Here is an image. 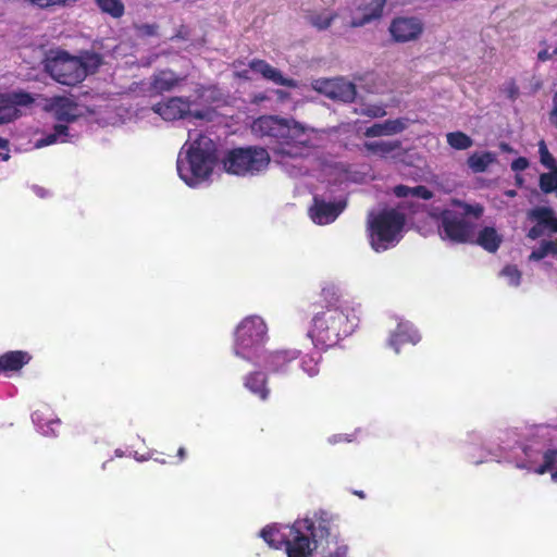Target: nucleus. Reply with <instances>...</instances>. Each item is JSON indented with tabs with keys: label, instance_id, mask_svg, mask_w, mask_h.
Instances as JSON below:
<instances>
[{
	"label": "nucleus",
	"instance_id": "1",
	"mask_svg": "<svg viewBox=\"0 0 557 557\" xmlns=\"http://www.w3.org/2000/svg\"><path fill=\"white\" fill-rule=\"evenodd\" d=\"M250 131L257 138H267L276 144L273 152L276 161L287 166L289 161L310 154L319 145L318 131L293 120L276 115H262L250 124Z\"/></svg>",
	"mask_w": 557,
	"mask_h": 557
},
{
	"label": "nucleus",
	"instance_id": "2",
	"mask_svg": "<svg viewBox=\"0 0 557 557\" xmlns=\"http://www.w3.org/2000/svg\"><path fill=\"white\" fill-rule=\"evenodd\" d=\"M329 535L330 522L322 517L297 520L292 525L271 524L260 532L269 546L284 547L287 557H308L312 552L311 541L317 548L319 541Z\"/></svg>",
	"mask_w": 557,
	"mask_h": 557
},
{
	"label": "nucleus",
	"instance_id": "3",
	"mask_svg": "<svg viewBox=\"0 0 557 557\" xmlns=\"http://www.w3.org/2000/svg\"><path fill=\"white\" fill-rule=\"evenodd\" d=\"M216 164L215 143L207 135L189 132L181 148L176 169L178 176L188 186L196 187L209 180Z\"/></svg>",
	"mask_w": 557,
	"mask_h": 557
},
{
	"label": "nucleus",
	"instance_id": "4",
	"mask_svg": "<svg viewBox=\"0 0 557 557\" xmlns=\"http://www.w3.org/2000/svg\"><path fill=\"white\" fill-rule=\"evenodd\" d=\"M358 323L357 309L343 302L337 307H331L317 313L308 330V337L315 347H333L351 335Z\"/></svg>",
	"mask_w": 557,
	"mask_h": 557
},
{
	"label": "nucleus",
	"instance_id": "5",
	"mask_svg": "<svg viewBox=\"0 0 557 557\" xmlns=\"http://www.w3.org/2000/svg\"><path fill=\"white\" fill-rule=\"evenodd\" d=\"M480 205L455 201L440 215L438 234L442 239L457 244L473 242L475 221L482 215Z\"/></svg>",
	"mask_w": 557,
	"mask_h": 557
},
{
	"label": "nucleus",
	"instance_id": "6",
	"mask_svg": "<svg viewBox=\"0 0 557 557\" xmlns=\"http://www.w3.org/2000/svg\"><path fill=\"white\" fill-rule=\"evenodd\" d=\"M268 338L264 319L257 314L247 315L235 327L233 351L238 358L261 366Z\"/></svg>",
	"mask_w": 557,
	"mask_h": 557
},
{
	"label": "nucleus",
	"instance_id": "7",
	"mask_svg": "<svg viewBox=\"0 0 557 557\" xmlns=\"http://www.w3.org/2000/svg\"><path fill=\"white\" fill-rule=\"evenodd\" d=\"M405 222V215L396 209L371 213L368 219L371 247L380 252L396 246L403 238Z\"/></svg>",
	"mask_w": 557,
	"mask_h": 557
},
{
	"label": "nucleus",
	"instance_id": "8",
	"mask_svg": "<svg viewBox=\"0 0 557 557\" xmlns=\"http://www.w3.org/2000/svg\"><path fill=\"white\" fill-rule=\"evenodd\" d=\"M101 64L97 54H85L83 58L71 57L59 52L47 63V70L58 83L74 86L81 83L89 73L95 72Z\"/></svg>",
	"mask_w": 557,
	"mask_h": 557
},
{
	"label": "nucleus",
	"instance_id": "9",
	"mask_svg": "<svg viewBox=\"0 0 557 557\" xmlns=\"http://www.w3.org/2000/svg\"><path fill=\"white\" fill-rule=\"evenodd\" d=\"M271 163L269 151L260 146H247L225 152L222 165L225 172L237 176H257L264 173Z\"/></svg>",
	"mask_w": 557,
	"mask_h": 557
},
{
	"label": "nucleus",
	"instance_id": "10",
	"mask_svg": "<svg viewBox=\"0 0 557 557\" xmlns=\"http://www.w3.org/2000/svg\"><path fill=\"white\" fill-rule=\"evenodd\" d=\"M152 110L164 121H175L185 117L205 120L208 117L207 111L194 110L191 102L183 97H172L157 103Z\"/></svg>",
	"mask_w": 557,
	"mask_h": 557
},
{
	"label": "nucleus",
	"instance_id": "11",
	"mask_svg": "<svg viewBox=\"0 0 557 557\" xmlns=\"http://www.w3.org/2000/svg\"><path fill=\"white\" fill-rule=\"evenodd\" d=\"M424 30V24L417 16H396L388 26L394 42L406 44L418 40Z\"/></svg>",
	"mask_w": 557,
	"mask_h": 557
},
{
	"label": "nucleus",
	"instance_id": "12",
	"mask_svg": "<svg viewBox=\"0 0 557 557\" xmlns=\"http://www.w3.org/2000/svg\"><path fill=\"white\" fill-rule=\"evenodd\" d=\"M387 0H356L348 26L361 27L383 16Z\"/></svg>",
	"mask_w": 557,
	"mask_h": 557
},
{
	"label": "nucleus",
	"instance_id": "13",
	"mask_svg": "<svg viewBox=\"0 0 557 557\" xmlns=\"http://www.w3.org/2000/svg\"><path fill=\"white\" fill-rule=\"evenodd\" d=\"M524 462L519 463L518 467L536 474H544L550 471L553 466L557 463L556 449H540L530 446L524 448Z\"/></svg>",
	"mask_w": 557,
	"mask_h": 557
},
{
	"label": "nucleus",
	"instance_id": "14",
	"mask_svg": "<svg viewBox=\"0 0 557 557\" xmlns=\"http://www.w3.org/2000/svg\"><path fill=\"white\" fill-rule=\"evenodd\" d=\"M312 89L330 99L351 101L355 98V86L344 78H320L312 82Z\"/></svg>",
	"mask_w": 557,
	"mask_h": 557
},
{
	"label": "nucleus",
	"instance_id": "15",
	"mask_svg": "<svg viewBox=\"0 0 557 557\" xmlns=\"http://www.w3.org/2000/svg\"><path fill=\"white\" fill-rule=\"evenodd\" d=\"M33 102L34 98L25 92L0 94V124L16 120L22 115V109Z\"/></svg>",
	"mask_w": 557,
	"mask_h": 557
},
{
	"label": "nucleus",
	"instance_id": "16",
	"mask_svg": "<svg viewBox=\"0 0 557 557\" xmlns=\"http://www.w3.org/2000/svg\"><path fill=\"white\" fill-rule=\"evenodd\" d=\"M45 109L55 119L72 122L83 115L84 109L70 97H52L46 100Z\"/></svg>",
	"mask_w": 557,
	"mask_h": 557
},
{
	"label": "nucleus",
	"instance_id": "17",
	"mask_svg": "<svg viewBox=\"0 0 557 557\" xmlns=\"http://www.w3.org/2000/svg\"><path fill=\"white\" fill-rule=\"evenodd\" d=\"M69 140V128L63 124L55 125L53 132L48 135H45L39 131V128H34L30 131L29 147H25L24 150L41 149L47 146Z\"/></svg>",
	"mask_w": 557,
	"mask_h": 557
},
{
	"label": "nucleus",
	"instance_id": "18",
	"mask_svg": "<svg viewBox=\"0 0 557 557\" xmlns=\"http://www.w3.org/2000/svg\"><path fill=\"white\" fill-rule=\"evenodd\" d=\"M528 216L530 220L536 222L528 233L529 238L536 239L543 234L544 228L557 232V218L554 215V211L552 209L539 207L529 211Z\"/></svg>",
	"mask_w": 557,
	"mask_h": 557
},
{
	"label": "nucleus",
	"instance_id": "19",
	"mask_svg": "<svg viewBox=\"0 0 557 557\" xmlns=\"http://www.w3.org/2000/svg\"><path fill=\"white\" fill-rule=\"evenodd\" d=\"M364 150L372 156L387 159L398 158L403 152L401 143L399 140H385L380 138H366L363 141Z\"/></svg>",
	"mask_w": 557,
	"mask_h": 557
},
{
	"label": "nucleus",
	"instance_id": "20",
	"mask_svg": "<svg viewBox=\"0 0 557 557\" xmlns=\"http://www.w3.org/2000/svg\"><path fill=\"white\" fill-rule=\"evenodd\" d=\"M421 336L419 332L408 321H399L396 329L391 333L388 338V346L394 349L396 354L406 344L416 345L420 342Z\"/></svg>",
	"mask_w": 557,
	"mask_h": 557
},
{
	"label": "nucleus",
	"instance_id": "21",
	"mask_svg": "<svg viewBox=\"0 0 557 557\" xmlns=\"http://www.w3.org/2000/svg\"><path fill=\"white\" fill-rule=\"evenodd\" d=\"M345 203L338 201L325 202L318 198L314 199L313 206L310 208V218L320 225H325L335 221L339 213L344 210Z\"/></svg>",
	"mask_w": 557,
	"mask_h": 557
},
{
	"label": "nucleus",
	"instance_id": "22",
	"mask_svg": "<svg viewBox=\"0 0 557 557\" xmlns=\"http://www.w3.org/2000/svg\"><path fill=\"white\" fill-rule=\"evenodd\" d=\"M408 126L409 120L405 117L387 120L367 127L363 136L364 138H381L385 136H393L404 132Z\"/></svg>",
	"mask_w": 557,
	"mask_h": 557
},
{
	"label": "nucleus",
	"instance_id": "23",
	"mask_svg": "<svg viewBox=\"0 0 557 557\" xmlns=\"http://www.w3.org/2000/svg\"><path fill=\"white\" fill-rule=\"evenodd\" d=\"M249 70L259 73L265 79L273 82L276 85L298 87L297 82L285 78L282 73L262 60H253L249 64Z\"/></svg>",
	"mask_w": 557,
	"mask_h": 557
},
{
	"label": "nucleus",
	"instance_id": "24",
	"mask_svg": "<svg viewBox=\"0 0 557 557\" xmlns=\"http://www.w3.org/2000/svg\"><path fill=\"white\" fill-rule=\"evenodd\" d=\"M488 252H495L503 243V235L493 226H484L476 234L473 242Z\"/></svg>",
	"mask_w": 557,
	"mask_h": 557
},
{
	"label": "nucleus",
	"instance_id": "25",
	"mask_svg": "<svg viewBox=\"0 0 557 557\" xmlns=\"http://www.w3.org/2000/svg\"><path fill=\"white\" fill-rule=\"evenodd\" d=\"M33 421L44 435H54L60 426V420L53 418L48 408L36 410L33 413Z\"/></svg>",
	"mask_w": 557,
	"mask_h": 557
},
{
	"label": "nucleus",
	"instance_id": "26",
	"mask_svg": "<svg viewBox=\"0 0 557 557\" xmlns=\"http://www.w3.org/2000/svg\"><path fill=\"white\" fill-rule=\"evenodd\" d=\"M28 352L22 350L9 351L0 356V371H18L30 361Z\"/></svg>",
	"mask_w": 557,
	"mask_h": 557
},
{
	"label": "nucleus",
	"instance_id": "27",
	"mask_svg": "<svg viewBox=\"0 0 557 557\" xmlns=\"http://www.w3.org/2000/svg\"><path fill=\"white\" fill-rule=\"evenodd\" d=\"M497 157L494 152L484 151V152H474L472 153L468 160V166L474 173H482L488 169L493 163H495Z\"/></svg>",
	"mask_w": 557,
	"mask_h": 557
},
{
	"label": "nucleus",
	"instance_id": "28",
	"mask_svg": "<svg viewBox=\"0 0 557 557\" xmlns=\"http://www.w3.org/2000/svg\"><path fill=\"white\" fill-rule=\"evenodd\" d=\"M180 82V78L171 71H162L154 75L152 79V89L157 92H163L172 89Z\"/></svg>",
	"mask_w": 557,
	"mask_h": 557
},
{
	"label": "nucleus",
	"instance_id": "29",
	"mask_svg": "<svg viewBox=\"0 0 557 557\" xmlns=\"http://www.w3.org/2000/svg\"><path fill=\"white\" fill-rule=\"evenodd\" d=\"M296 350H280L271 354L268 357L267 366L271 368L273 371H284L285 366L288 361H292L297 358Z\"/></svg>",
	"mask_w": 557,
	"mask_h": 557
},
{
	"label": "nucleus",
	"instance_id": "30",
	"mask_svg": "<svg viewBox=\"0 0 557 557\" xmlns=\"http://www.w3.org/2000/svg\"><path fill=\"white\" fill-rule=\"evenodd\" d=\"M326 540L327 546L326 549L321 553V557H351L349 553V546L344 542H338L335 537H332L331 534ZM323 541L320 540L319 543Z\"/></svg>",
	"mask_w": 557,
	"mask_h": 557
},
{
	"label": "nucleus",
	"instance_id": "31",
	"mask_svg": "<svg viewBox=\"0 0 557 557\" xmlns=\"http://www.w3.org/2000/svg\"><path fill=\"white\" fill-rule=\"evenodd\" d=\"M245 386L260 399H267L269 389L265 386V377L262 373H253L246 379Z\"/></svg>",
	"mask_w": 557,
	"mask_h": 557
},
{
	"label": "nucleus",
	"instance_id": "32",
	"mask_svg": "<svg viewBox=\"0 0 557 557\" xmlns=\"http://www.w3.org/2000/svg\"><path fill=\"white\" fill-rule=\"evenodd\" d=\"M394 191L397 197L404 198L430 199L432 197V193L424 186L408 187L399 185L395 187Z\"/></svg>",
	"mask_w": 557,
	"mask_h": 557
},
{
	"label": "nucleus",
	"instance_id": "33",
	"mask_svg": "<svg viewBox=\"0 0 557 557\" xmlns=\"http://www.w3.org/2000/svg\"><path fill=\"white\" fill-rule=\"evenodd\" d=\"M549 256H552V257L557 256V239L541 242L539 247L533 249V251L529 256V259L531 261H540Z\"/></svg>",
	"mask_w": 557,
	"mask_h": 557
},
{
	"label": "nucleus",
	"instance_id": "34",
	"mask_svg": "<svg viewBox=\"0 0 557 557\" xmlns=\"http://www.w3.org/2000/svg\"><path fill=\"white\" fill-rule=\"evenodd\" d=\"M448 145L456 150H466L473 145V140L462 132H451L446 135Z\"/></svg>",
	"mask_w": 557,
	"mask_h": 557
},
{
	"label": "nucleus",
	"instance_id": "35",
	"mask_svg": "<svg viewBox=\"0 0 557 557\" xmlns=\"http://www.w3.org/2000/svg\"><path fill=\"white\" fill-rule=\"evenodd\" d=\"M557 58V38H550L541 44L537 59L542 62L552 61Z\"/></svg>",
	"mask_w": 557,
	"mask_h": 557
},
{
	"label": "nucleus",
	"instance_id": "36",
	"mask_svg": "<svg viewBox=\"0 0 557 557\" xmlns=\"http://www.w3.org/2000/svg\"><path fill=\"white\" fill-rule=\"evenodd\" d=\"M99 9L112 17H120L124 13V5L121 0H96Z\"/></svg>",
	"mask_w": 557,
	"mask_h": 557
},
{
	"label": "nucleus",
	"instance_id": "37",
	"mask_svg": "<svg viewBox=\"0 0 557 557\" xmlns=\"http://www.w3.org/2000/svg\"><path fill=\"white\" fill-rule=\"evenodd\" d=\"M506 284L511 287H518L521 283V272L516 265H506L499 273Z\"/></svg>",
	"mask_w": 557,
	"mask_h": 557
},
{
	"label": "nucleus",
	"instance_id": "38",
	"mask_svg": "<svg viewBox=\"0 0 557 557\" xmlns=\"http://www.w3.org/2000/svg\"><path fill=\"white\" fill-rule=\"evenodd\" d=\"M335 16V13L325 10L323 12L312 14L310 16V23L319 29H325L331 25Z\"/></svg>",
	"mask_w": 557,
	"mask_h": 557
},
{
	"label": "nucleus",
	"instance_id": "39",
	"mask_svg": "<svg viewBox=\"0 0 557 557\" xmlns=\"http://www.w3.org/2000/svg\"><path fill=\"white\" fill-rule=\"evenodd\" d=\"M539 153H540V161L541 163L549 170V172H557V161L555 158L549 153L546 144L541 140L539 143Z\"/></svg>",
	"mask_w": 557,
	"mask_h": 557
},
{
	"label": "nucleus",
	"instance_id": "40",
	"mask_svg": "<svg viewBox=\"0 0 557 557\" xmlns=\"http://www.w3.org/2000/svg\"><path fill=\"white\" fill-rule=\"evenodd\" d=\"M301 369L308 376H314L319 372L318 360L311 356L304 357L301 360Z\"/></svg>",
	"mask_w": 557,
	"mask_h": 557
},
{
	"label": "nucleus",
	"instance_id": "41",
	"mask_svg": "<svg viewBox=\"0 0 557 557\" xmlns=\"http://www.w3.org/2000/svg\"><path fill=\"white\" fill-rule=\"evenodd\" d=\"M549 122L557 126V89L555 90L552 99V110L549 112Z\"/></svg>",
	"mask_w": 557,
	"mask_h": 557
},
{
	"label": "nucleus",
	"instance_id": "42",
	"mask_svg": "<svg viewBox=\"0 0 557 557\" xmlns=\"http://www.w3.org/2000/svg\"><path fill=\"white\" fill-rule=\"evenodd\" d=\"M528 166H529V161H528L525 158H523V157H520V158L516 159V160L511 163V169H512V171H515V172L523 171V170H525Z\"/></svg>",
	"mask_w": 557,
	"mask_h": 557
},
{
	"label": "nucleus",
	"instance_id": "43",
	"mask_svg": "<svg viewBox=\"0 0 557 557\" xmlns=\"http://www.w3.org/2000/svg\"><path fill=\"white\" fill-rule=\"evenodd\" d=\"M10 159V150L8 141L0 138V161H8Z\"/></svg>",
	"mask_w": 557,
	"mask_h": 557
},
{
	"label": "nucleus",
	"instance_id": "44",
	"mask_svg": "<svg viewBox=\"0 0 557 557\" xmlns=\"http://www.w3.org/2000/svg\"><path fill=\"white\" fill-rule=\"evenodd\" d=\"M363 113L369 116L379 117V116H383L385 114V111L380 107H373V108H368L367 110L363 111Z\"/></svg>",
	"mask_w": 557,
	"mask_h": 557
},
{
	"label": "nucleus",
	"instance_id": "45",
	"mask_svg": "<svg viewBox=\"0 0 557 557\" xmlns=\"http://www.w3.org/2000/svg\"><path fill=\"white\" fill-rule=\"evenodd\" d=\"M210 91L211 94L213 92V90L211 89H203V92L199 96V98H205L203 101L205 102H209V101H213L214 98L210 95V96H205L206 92Z\"/></svg>",
	"mask_w": 557,
	"mask_h": 557
},
{
	"label": "nucleus",
	"instance_id": "46",
	"mask_svg": "<svg viewBox=\"0 0 557 557\" xmlns=\"http://www.w3.org/2000/svg\"><path fill=\"white\" fill-rule=\"evenodd\" d=\"M248 72H249V70H243V71L236 70V71H235V75H236L237 77L248 79V78H249V76H248Z\"/></svg>",
	"mask_w": 557,
	"mask_h": 557
},
{
	"label": "nucleus",
	"instance_id": "47",
	"mask_svg": "<svg viewBox=\"0 0 557 557\" xmlns=\"http://www.w3.org/2000/svg\"><path fill=\"white\" fill-rule=\"evenodd\" d=\"M499 147L505 152H509V153L513 152L512 148L509 145H507V144L503 143V144H500Z\"/></svg>",
	"mask_w": 557,
	"mask_h": 557
},
{
	"label": "nucleus",
	"instance_id": "48",
	"mask_svg": "<svg viewBox=\"0 0 557 557\" xmlns=\"http://www.w3.org/2000/svg\"><path fill=\"white\" fill-rule=\"evenodd\" d=\"M552 470H553V471H552V480H553L554 482H557V463H555V465L553 466V469H552Z\"/></svg>",
	"mask_w": 557,
	"mask_h": 557
},
{
	"label": "nucleus",
	"instance_id": "49",
	"mask_svg": "<svg viewBox=\"0 0 557 557\" xmlns=\"http://www.w3.org/2000/svg\"><path fill=\"white\" fill-rule=\"evenodd\" d=\"M185 454H186L185 448L182 447L178 449L177 455L180 456L181 459L185 458Z\"/></svg>",
	"mask_w": 557,
	"mask_h": 557
},
{
	"label": "nucleus",
	"instance_id": "50",
	"mask_svg": "<svg viewBox=\"0 0 557 557\" xmlns=\"http://www.w3.org/2000/svg\"><path fill=\"white\" fill-rule=\"evenodd\" d=\"M506 195L508 197H515L516 196V191L515 190H508V191H506Z\"/></svg>",
	"mask_w": 557,
	"mask_h": 557
},
{
	"label": "nucleus",
	"instance_id": "51",
	"mask_svg": "<svg viewBox=\"0 0 557 557\" xmlns=\"http://www.w3.org/2000/svg\"><path fill=\"white\" fill-rule=\"evenodd\" d=\"M277 96L283 99L285 97V94L281 90L277 91Z\"/></svg>",
	"mask_w": 557,
	"mask_h": 557
},
{
	"label": "nucleus",
	"instance_id": "52",
	"mask_svg": "<svg viewBox=\"0 0 557 557\" xmlns=\"http://www.w3.org/2000/svg\"><path fill=\"white\" fill-rule=\"evenodd\" d=\"M290 174H292V175H298V174H299V171H298V170H292V171H290Z\"/></svg>",
	"mask_w": 557,
	"mask_h": 557
}]
</instances>
